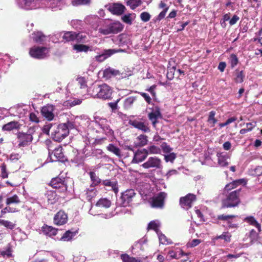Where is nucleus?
<instances>
[{"instance_id": "obj_60", "label": "nucleus", "mask_w": 262, "mask_h": 262, "mask_svg": "<svg viewBox=\"0 0 262 262\" xmlns=\"http://www.w3.org/2000/svg\"><path fill=\"white\" fill-rule=\"evenodd\" d=\"M139 93L144 98L148 104L151 103V99L148 94L143 92H139Z\"/></svg>"}, {"instance_id": "obj_63", "label": "nucleus", "mask_w": 262, "mask_h": 262, "mask_svg": "<svg viewBox=\"0 0 262 262\" xmlns=\"http://www.w3.org/2000/svg\"><path fill=\"white\" fill-rule=\"evenodd\" d=\"M239 17L237 15H234L232 18L230 19L229 24L231 26L234 25L239 20Z\"/></svg>"}, {"instance_id": "obj_53", "label": "nucleus", "mask_w": 262, "mask_h": 262, "mask_svg": "<svg viewBox=\"0 0 262 262\" xmlns=\"http://www.w3.org/2000/svg\"><path fill=\"white\" fill-rule=\"evenodd\" d=\"M1 177L3 179L7 178L8 177V173L7 171V166L5 163H3L1 166Z\"/></svg>"}, {"instance_id": "obj_42", "label": "nucleus", "mask_w": 262, "mask_h": 262, "mask_svg": "<svg viewBox=\"0 0 262 262\" xmlns=\"http://www.w3.org/2000/svg\"><path fill=\"white\" fill-rule=\"evenodd\" d=\"M0 225L4 226L7 229L12 230L16 227V224L12 222L0 219Z\"/></svg>"}, {"instance_id": "obj_23", "label": "nucleus", "mask_w": 262, "mask_h": 262, "mask_svg": "<svg viewBox=\"0 0 262 262\" xmlns=\"http://www.w3.org/2000/svg\"><path fill=\"white\" fill-rule=\"evenodd\" d=\"M85 199L88 201L91 202L93 199L95 198L98 193V191L94 187L87 188L85 190Z\"/></svg>"}, {"instance_id": "obj_24", "label": "nucleus", "mask_w": 262, "mask_h": 262, "mask_svg": "<svg viewBox=\"0 0 262 262\" xmlns=\"http://www.w3.org/2000/svg\"><path fill=\"white\" fill-rule=\"evenodd\" d=\"M159 8L160 9H163V10L156 18V20L157 21H160L165 17L166 13L169 9V7L163 1H161L159 3Z\"/></svg>"}, {"instance_id": "obj_55", "label": "nucleus", "mask_w": 262, "mask_h": 262, "mask_svg": "<svg viewBox=\"0 0 262 262\" xmlns=\"http://www.w3.org/2000/svg\"><path fill=\"white\" fill-rule=\"evenodd\" d=\"M151 15L147 12H143L140 14V18L143 22H147L150 20Z\"/></svg>"}, {"instance_id": "obj_3", "label": "nucleus", "mask_w": 262, "mask_h": 262, "mask_svg": "<svg viewBox=\"0 0 262 262\" xmlns=\"http://www.w3.org/2000/svg\"><path fill=\"white\" fill-rule=\"evenodd\" d=\"M34 133V127H30L26 133L18 132L17 134L18 146L24 147L30 145L32 142Z\"/></svg>"}, {"instance_id": "obj_20", "label": "nucleus", "mask_w": 262, "mask_h": 262, "mask_svg": "<svg viewBox=\"0 0 262 262\" xmlns=\"http://www.w3.org/2000/svg\"><path fill=\"white\" fill-rule=\"evenodd\" d=\"M108 10L113 14L120 15L124 12L125 7L122 4L115 3L110 6Z\"/></svg>"}, {"instance_id": "obj_48", "label": "nucleus", "mask_w": 262, "mask_h": 262, "mask_svg": "<svg viewBox=\"0 0 262 262\" xmlns=\"http://www.w3.org/2000/svg\"><path fill=\"white\" fill-rule=\"evenodd\" d=\"M160 243L163 245H168L172 243L170 239L168 238L164 234H160L159 235Z\"/></svg>"}, {"instance_id": "obj_39", "label": "nucleus", "mask_w": 262, "mask_h": 262, "mask_svg": "<svg viewBox=\"0 0 262 262\" xmlns=\"http://www.w3.org/2000/svg\"><path fill=\"white\" fill-rule=\"evenodd\" d=\"M245 221L250 225L256 227L259 231H260V225L252 216H248L245 218Z\"/></svg>"}, {"instance_id": "obj_14", "label": "nucleus", "mask_w": 262, "mask_h": 262, "mask_svg": "<svg viewBox=\"0 0 262 262\" xmlns=\"http://www.w3.org/2000/svg\"><path fill=\"white\" fill-rule=\"evenodd\" d=\"M55 106L52 104H47L43 106L41 110V113L43 117L48 121H52L54 119L55 115L54 111Z\"/></svg>"}, {"instance_id": "obj_19", "label": "nucleus", "mask_w": 262, "mask_h": 262, "mask_svg": "<svg viewBox=\"0 0 262 262\" xmlns=\"http://www.w3.org/2000/svg\"><path fill=\"white\" fill-rule=\"evenodd\" d=\"M246 184V181L244 179H241L234 180L227 185L224 188V192L232 191L233 189L237 188L239 185Z\"/></svg>"}, {"instance_id": "obj_10", "label": "nucleus", "mask_w": 262, "mask_h": 262, "mask_svg": "<svg viewBox=\"0 0 262 262\" xmlns=\"http://www.w3.org/2000/svg\"><path fill=\"white\" fill-rule=\"evenodd\" d=\"M51 146L49 147V155L52 161H59L64 162L67 160V158L64 155L62 151V147L58 145L55 147L53 150L51 149Z\"/></svg>"}, {"instance_id": "obj_49", "label": "nucleus", "mask_w": 262, "mask_h": 262, "mask_svg": "<svg viewBox=\"0 0 262 262\" xmlns=\"http://www.w3.org/2000/svg\"><path fill=\"white\" fill-rule=\"evenodd\" d=\"M74 233L70 230L67 231L62 236L61 239L64 241H68L72 238Z\"/></svg>"}, {"instance_id": "obj_62", "label": "nucleus", "mask_w": 262, "mask_h": 262, "mask_svg": "<svg viewBox=\"0 0 262 262\" xmlns=\"http://www.w3.org/2000/svg\"><path fill=\"white\" fill-rule=\"evenodd\" d=\"M122 20L123 22L130 25L132 24V19L130 15H125L122 17Z\"/></svg>"}, {"instance_id": "obj_7", "label": "nucleus", "mask_w": 262, "mask_h": 262, "mask_svg": "<svg viewBox=\"0 0 262 262\" xmlns=\"http://www.w3.org/2000/svg\"><path fill=\"white\" fill-rule=\"evenodd\" d=\"M122 29V25L119 21H115L107 25L105 28H100L98 32L103 35H106L110 34H117Z\"/></svg>"}, {"instance_id": "obj_12", "label": "nucleus", "mask_w": 262, "mask_h": 262, "mask_svg": "<svg viewBox=\"0 0 262 262\" xmlns=\"http://www.w3.org/2000/svg\"><path fill=\"white\" fill-rule=\"evenodd\" d=\"M167 193L164 192H159L156 196L152 198L151 206L154 208H163L164 206L165 200Z\"/></svg>"}, {"instance_id": "obj_25", "label": "nucleus", "mask_w": 262, "mask_h": 262, "mask_svg": "<svg viewBox=\"0 0 262 262\" xmlns=\"http://www.w3.org/2000/svg\"><path fill=\"white\" fill-rule=\"evenodd\" d=\"M21 125L17 121H11L4 125L2 127L3 130L11 131L14 129H19Z\"/></svg>"}, {"instance_id": "obj_16", "label": "nucleus", "mask_w": 262, "mask_h": 262, "mask_svg": "<svg viewBox=\"0 0 262 262\" xmlns=\"http://www.w3.org/2000/svg\"><path fill=\"white\" fill-rule=\"evenodd\" d=\"M129 124L136 128L142 130L144 133L150 132L148 123L146 122H142L139 120H130Z\"/></svg>"}, {"instance_id": "obj_29", "label": "nucleus", "mask_w": 262, "mask_h": 262, "mask_svg": "<svg viewBox=\"0 0 262 262\" xmlns=\"http://www.w3.org/2000/svg\"><path fill=\"white\" fill-rule=\"evenodd\" d=\"M62 37L64 42H70L75 40L77 35L75 32L68 31L64 33Z\"/></svg>"}, {"instance_id": "obj_5", "label": "nucleus", "mask_w": 262, "mask_h": 262, "mask_svg": "<svg viewBox=\"0 0 262 262\" xmlns=\"http://www.w3.org/2000/svg\"><path fill=\"white\" fill-rule=\"evenodd\" d=\"M136 195V193L134 189H127L121 193V196L117 200V204L121 207L129 206Z\"/></svg>"}, {"instance_id": "obj_33", "label": "nucleus", "mask_w": 262, "mask_h": 262, "mask_svg": "<svg viewBox=\"0 0 262 262\" xmlns=\"http://www.w3.org/2000/svg\"><path fill=\"white\" fill-rule=\"evenodd\" d=\"M32 38L36 43H41L45 41L46 36L42 33L37 32L32 34Z\"/></svg>"}, {"instance_id": "obj_18", "label": "nucleus", "mask_w": 262, "mask_h": 262, "mask_svg": "<svg viewBox=\"0 0 262 262\" xmlns=\"http://www.w3.org/2000/svg\"><path fill=\"white\" fill-rule=\"evenodd\" d=\"M122 50L118 49H108L104 50L103 53L99 55H97L96 56V59L97 61L99 62H102L104 61L105 59L107 58L108 57L111 56L113 54L122 52Z\"/></svg>"}, {"instance_id": "obj_44", "label": "nucleus", "mask_w": 262, "mask_h": 262, "mask_svg": "<svg viewBox=\"0 0 262 262\" xmlns=\"http://www.w3.org/2000/svg\"><path fill=\"white\" fill-rule=\"evenodd\" d=\"M121 258L123 262H140L141 261L140 258L130 257L126 254H122Z\"/></svg>"}, {"instance_id": "obj_17", "label": "nucleus", "mask_w": 262, "mask_h": 262, "mask_svg": "<svg viewBox=\"0 0 262 262\" xmlns=\"http://www.w3.org/2000/svg\"><path fill=\"white\" fill-rule=\"evenodd\" d=\"M148 151L146 149H138L134 154L133 162L138 163L144 161L147 157Z\"/></svg>"}, {"instance_id": "obj_2", "label": "nucleus", "mask_w": 262, "mask_h": 262, "mask_svg": "<svg viewBox=\"0 0 262 262\" xmlns=\"http://www.w3.org/2000/svg\"><path fill=\"white\" fill-rule=\"evenodd\" d=\"M226 198L222 200L221 209L234 208L237 207L241 203L240 197L242 188L237 189L232 191L226 192Z\"/></svg>"}, {"instance_id": "obj_54", "label": "nucleus", "mask_w": 262, "mask_h": 262, "mask_svg": "<svg viewBox=\"0 0 262 262\" xmlns=\"http://www.w3.org/2000/svg\"><path fill=\"white\" fill-rule=\"evenodd\" d=\"M176 154L174 152H170L169 154L167 155H165L164 157V160L166 162H170L171 163L173 162V161L176 158Z\"/></svg>"}, {"instance_id": "obj_31", "label": "nucleus", "mask_w": 262, "mask_h": 262, "mask_svg": "<svg viewBox=\"0 0 262 262\" xmlns=\"http://www.w3.org/2000/svg\"><path fill=\"white\" fill-rule=\"evenodd\" d=\"M147 137L144 135H140L137 138V141L135 142L136 147L144 146L147 143Z\"/></svg>"}, {"instance_id": "obj_57", "label": "nucleus", "mask_w": 262, "mask_h": 262, "mask_svg": "<svg viewBox=\"0 0 262 262\" xmlns=\"http://www.w3.org/2000/svg\"><path fill=\"white\" fill-rule=\"evenodd\" d=\"M91 0H74L73 2L74 5H83L89 4Z\"/></svg>"}, {"instance_id": "obj_1", "label": "nucleus", "mask_w": 262, "mask_h": 262, "mask_svg": "<svg viewBox=\"0 0 262 262\" xmlns=\"http://www.w3.org/2000/svg\"><path fill=\"white\" fill-rule=\"evenodd\" d=\"M42 131L47 135H49L51 131L53 139L59 142L67 137L69 133L68 126L65 123L58 125H53L52 123H48L44 125Z\"/></svg>"}, {"instance_id": "obj_38", "label": "nucleus", "mask_w": 262, "mask_h": 262, "mask_svg": "<svg viewBox=\"0 0 262 262\" xmlns=\"http://www.w3.org/2000/svg\"><path fill=\"white\" fill-rule=\"evenodd\" d=\"M216 113L214 111H212L209 112L207 122L209 124H211V127L214 126L216 123L217 120L215 118Z\"/></svg>"}, {"instance_id": "obj_27", "label": "nucleus", "mask_w": 262, "mask_h": 262, "mask_svg": "<svg viewBox=\"0 0 262 262\" xmlns=\"http://www.w3.org/2000/svg\"><path fill=\"white\" fill-rule=\"evenodd\" d=\"M120 74L119 70L109 68L103 71V76L106 79H110L112 77L119 75Z\"/></svg>"}, {"instance_id": "obj_59", "label": "nucleus", "mask_w": 262, "mask_h": 262, "mask_svg": "<svg viewBox=\"0 0 262 262\" xmlns=\"http://www.w3.org/2000/svg\"><path fill=\"white\" fill-rule=\"evenodd\" d=\"M148 150L150 153L154 154H157L160 153V149L155 145H152L149 146L148 148Z\"/></svg>"}, {"instance_id": "obj_36", "label": "nucleus", "mask_w": 262, "mask_h": 262, "mask_svg": "<svg viewBox=\"0 0 262 262\" xmlns=\"http://www.w3.org/2000/svg\"><path fill=\"white\" fill-rule=\"evenodd\" d=\"M137 100V97L135 96H130L126 98L124 102V107L125 109L130 108L133 105L135 101Z\"/></svg>"}, {"instance_id": "obj_43", "label": "nucleus", "mask_w": 262, "mask_h": 262, "mask_svg": "<svg viewBox=\"0 0 262 262\" xmlns=\"http://www.w3.org/2000/svg\"><path fill=\"white\" fill-rule=\"evenodd\" d=\"M126 4L127 6H129L131 9L135 10L141 5L142 1L141 0H128Z\"/></svg>"}, {"instance_id": "obj_64", "label": "nucleus", "mask_w": 262, "mask_h": 262, "mask_svg": "<svg viewBox=\"0 0 262 262\" xmlns=\"http://www.w3.org/2000/svg\"><path fill=\"white\" fill-rule=\"evenodd\" d=\"M158 228V224L155 221L150 222L148 225V228L150 229H153L154 230H157Z\"/></svg>"}, {"instance_id": "obj_30", "label": "nucleus", "mask_w": 262, "mask_h": 262, "mask_svg": "<svg viewBox=\"0 0 262 262\" xmlns=\"http://www.w3.org/2000/svg\"><path fill=\"white\" fill-rule=\"evenodd\" d=\"M111 201L107 198H101L96 203V207L108 208L111 206Z\"/></svg>"}, {"instance_id": "obj_22", "label": "nucleus", "mask_w": 262, "mask_h": 262, "mask_svg": "<svg viewBox=\"0 0 262 262\" xmlns=\"http://www.w3.org/2000/svg\"><path fill=\"white\" fill-rule=\"evenodd\" d=\"M42 231L45 235L52 237L57 234L58 229L52 226L45 225L42 227Z\"/></svg>"}, {"instance_id": "obj_41", "label": "nucleus", "mask_w": 262, "mask_h": 262, "mask_svg": "<svg viewBox=\"0 0 262 262\" xmlns=\"http://www.w3.org/2000/svg\"><path fill=\"white\" fill-rule=\"evenodd\" d=\"M18 211L15 207L7 206L2 209L1 211V217H5L7 213H14Z\"/></svg>"}, {"instance_id": "obj_11", "label": "nucleus", "mask_w": 262, "mask_h": 262, "mask_svg": "<svg viewBox=\"0 0 262 262\" xmlns=\"http://www.w3.org/2000/svg\"><path fill=\"white\" fill-rule=\"evenodd\" d=\"M161 160L157 157H151L148 159L147 161L144 163L142 166L145 169L151 168L160 169L162 167Z\"/></svg>"}, {"instance_id": "obj_58", "label": "nucleus", "mask_w": 262, "mask_h": 262, "mask_svg": "<svg viewBox=\"0 0 262 262\" xmlns=\"http://www.w3.org/2000/svg\"><path fill=\"white\" fill-rule=\"evenodd\" d=\"M120 99H118L116 101L113 102H110L108 105L111 108L112 112H114L118 108V103L120 101Z\"/></svg>"}, {"instance_id": "obj_9", "label": "nucleus", "mask_w": 262, "mask_h": 262, "mask_svg": "<svg viewBox=\"0 0 262 262\" xmlns=\"http://www.w3.org/2000/svg\"><path fill=\"white\" fill-rule=\"evenodd\" d=\"M196 200V196L194 194L189 193L180 198L179 204L183 209L188 210L192 207L193 203Z\"/></svg>"}, {"instance_id": "obj_6", "label": "nucleus", "mask_w": 262, "mask_h": 262, "mask_svg": "<svg viewBox=\"0 0 262 262\" xmlns=\"http://www.w3.org/2000/svg\"><path fill=\"white\" fill-rule=\"evenodd\" d=\"M49 49L45 47L34 46L30 48L29 55L33 58L42 59L48 56Z\"/></svg>"}, {"instance_id": "obj_51", "label": "nucleus", "mask_w": 262, "mask_h": 262, "mask_svg": "<svg viewBox=\"0 0 262 262\" xmlns=\"http://www.w3.org/2000/svg\"><path fill=\"white\" fill-rule=\"evenodd\" d=\"M249 237L251 239V242L254 243L257 241L258 238V234L255 230L252 229L250 232Z\"/></svg>"}, {"instance_id": "obj_45", "label": "nucleus", "mask_w": 262, "mask_h": 262, "mask_svg": "<svg viewBox=\"0 0 262 262\" xmlns=\"http://www.w3.org/2000/svg\"><path fill=\"white\" fill-rule=\"evenodd\" d=\"M107 149L117 156H121L120 149L118 147L115 146L113 144H109L107 146Z\"/></svg>"}, {"instance_id": "obj_40", "label": "nucleus", "mask_w": 262, "mask_h": 262, "mask_svg": "<svg viewBox=\"0 0 262 262\" xmlns=\"http://www.w3.org/2000/svg\"><path fill=\"white\" fill-rule=\"evenodd\" d=\"M231 235L228 232H224L221 235L215 236L214 239L218 240L219 239H224L225 242L229 243L231 242Z\"/></svg>"}, {"instance_id": "obj_47", "label": "nucleus", "mask_w": 262, "mask_h": 262, "mask_svg": "<svg viewBox=\"0 0 262 262\" xmlns=\"http://www.w3.org/2000/svg\"><path fill=\"white\" fill-rule=\"evenodd\" d=\"M236 217V215H232V214H229V215H226V214H221L217 216L216 219L219 221H225L227 222L229 219H232L233 218H235Z\"/></svg>"}, {"instance_id": "obj_34", "label": "nucleus", "mask_w": 262, "mask_h": 262, "mask_svg": "<svg viewBox=\"0 0 262 262\" xmlns=\"http://www.w3.org/2000/svg\"><path fill=\"white\" fill-rule=\"evenodd\" d=\"M235 77L234 80L236 83H241L244 81L245 78V74L243 71H239L238 69H236L235 71Z\"/></svg>"}, {"instance_id": "obj_37", "label": "nucleus", "mask_w": 262, "mask_h": 262, "mask_svg": "<svg viewBox=\"0 0 262 262\" xmlns=\"http://www.w3.org/2000/svg\"><path fill=\"white\" fill-rule=\"evenodd\" d=\"M73 49L78 52H88L90 50V47L83 44H76L73 46Z\"/></svg>"}, {"instance_id": "obj_26", "label": "nucleus", "mask_w": 262, "mask_h": 262, "mask_svg": "<svg viewBox=\"0 0 262 262\" xmlns=\"http://www.w3.org/2000/svg\"><path fill=\"white\" fill-rule=\"evenodd\" d=\"M177 66L172 65L171 61H169L167 66V72L166 74V78L168 80H171L174 78Z\"/></svg>"}, {"instance_id": "obj_35", "label": "nucleus", "mask_w": 262, "mask_h": 262, "mask_svg": "<svg viewBox=\"0 0 262 262\" xmlns=\"http://www.w3.org/2000/svg\"><path fill=\"white\" fill-rule=\"evenodd\" d=\"M6 183L12 187H16L19 186L21 183L20 178L19 176H14L10 180L7 181Z\"/></svg>"}, {"instance_id": "obj_52", "label": "nucleus", "mask_w": 262, "mask_h": 262, "mask_svg": "<svg viewBox=\"0 0 262 262\" xmlns=\"http://www.w3.org/2000/svg\"><path fill=\"white\" fill-rule=\"evenodd\" d=\"M78 84H79L81 89L85 88L87 86L86 80L83 77H79L76 79Z\"/></svg>"}, {"instance_id": "obj_13", "label": "nucleus", "mask_w": 262, "mask_h": 262, "mask_svg": "<svg viewBox=\"0 0 262 262\" xmlns=\"http://www.w3.org/2000/svg\"><path fill=\"white\" fill-rule=\"evenodd\" d=\"M68 214L63 210H60L58 211L53 217V223L57 226L66 224L68 222Z\"/></svg>"}, {"instance_id": "obj_28", "label": "nucleus", "mask_w": 262, "mask_h": 262, "mask_svg": "<svg viewBox=\"0 0 262 262\" xmlns=\"http://www.w3.org/2000/svg\"><path fill=\"white\" fill-rule=\"evenodd\" d=\"M89 174L90 176L91 181L92 182V184L90 185V187H95L99 185L101 182V180L99 178V177L96 174L94 171H90L89 172Z\"/></svg>"}, {"instance_id": "obj_50", "label": "nucleus", "mask_w": 262, "mask_h": 262, "mask_svg": "<svg viewBox=\"0 0 262 262\" xmlns=\"http://www.w3.org/2000/svg\"><path fill=\"white\" fill-rule=\"evenodd\" d=\"M230 62L232 68L235 67L238 62V59L234 54H232L230 57Z\"/></svg>"}, {"instance_id": "obj_21", "label": "nucleus", "mask_w": 262, "mask_h": 262, "mask_svg": "<svg viewBox=\"0 0 262 262\" xmlns=\"http://www.w3.org/2000/svg\"><path fill=\"white\" fill-rule=\"evenodd\" d=\"M20 203V200L17 194L8 196L5 200L6 205L8 207H11L12 205H18Z\"/></svg>"}, {"instance_id": "obj_46", "label": "nucleus", "mask_w": 262, "mask_h": 262, "mask_svg": "<svg viewBox=\"0 0 262 262\" xmlns=\"http://www.w3.org/2000/svg\"><path fill=\"white\" fill-rule=\"evenodd\" d=\"M218 156V163L222 167H225L228 165L227 161V157L223 156L222 154H217Z\"/></svg>"}, {"instance_id": "obj_61", "label": "nucleus", "mask_w": 262, "mask_h": 262, "mask_svg": "<svg viewBox=\"0 0 262 262\" xmlns=\"http://www.w3.org/2000/svg\"><path fill=\"white\" fill-rule=\"evenodd\" d=\"M29 119L30 121L38 123L39 121L37 115L34 113H31L30 114Z\"/></svg>"}, {"instance_id": "obj_15", "label": "nucleus", "mask_w": 262, "mask_h": 262, "mask_svg": "<svg viewBox=\"0 0 262 262\" xmlns=\"http://www.w3.org/2000/svg\"><path fill=\"white\" fill-rule=\"evenodd\" d=\"M148 118L151 122L152 125L154 127H156L158 123V119L162 118V115L160 112V108L158 106H155L152 111L148 114Z\"/></svg>"}, {"instance_id": "obj_32", "label": "nucleus", "mask_w": 262, "mask_h": 262, "mask_svg": "<svg viewBox=\"0 0 262 262\" xmlns=\"http://www.w3.org/2000/svg\"><path fill=\"white\" fill-rule=\"evenodd\" d=\"M102 183L105 186L111 187L112 190L115 193H117L118 192V187L116 181H111L110 180H105L102 181Z\"/></svg>"}, {"instance_id": "obj_4", "label": "nucleus", "mask_w": 262, "mask_h": 262, "mask_svg": "<svg viewBox=\"0 0 262 262\" xmlns=\"http://www.w3.org/2000/svg\"><path fill=\"white\" fill-rule=\"evenodd\" d=\"M93 91L96 93L97 98L103 100L111 99L112 98V90L106 84L97 85L93 88Z\"/></svg>"}, {"instance_id": "obj_56", "label": "nucleus", "mask_w": 262, "mask_h": 262, "mask_svg": "<svg viewBox=\"0 0 262 262\" xmlns=\"http://www.w3.org/2000/svg\"><path fill=\"white\" fill-rule=\"evenodd\" d=\"M161 147L164 153H170L171 151L172 150V148H171L166 142H163L161 144Z\"/></svg>"}, {"instance_id": "obj_8", "label": "nucleus", "mask_w": 262, "mask_h": 262, "mask_svg": "<svg viewBox=\"0 0 262 262\" xmlns=\"http://www.w3.org/2000/svg\"><path fill=\"white\" fill-rule=\"evenodd\" d=\"M53 188L56 189L59 192H65L67 190V185L64 178L59 177L52 179L49 183Z\"/></svg>"}]
</instances>
